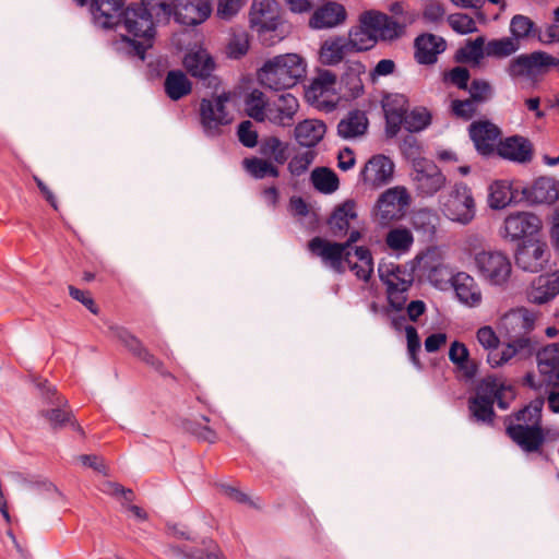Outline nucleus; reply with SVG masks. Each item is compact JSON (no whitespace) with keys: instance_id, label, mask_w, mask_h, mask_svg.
Masks as SVG:
<instances>
[{"instance_id":"nucleus-47","label":"nucleus","mask_w":559,"mask_h":559,"mask_svg":"<svg viewBox=\"0 0 559 559\" xmlns=\"http://www.w3.org/2000/svg\"><path fill=\"white\" fill-rule=\"evenodd\" d=\"M507 390L511 391V385L498 383L493 376H487L483 378L477 384L474 396H480L486 400H492V402H495V397H497L499 393H503Z\"/></svg>"},{"instance_id":"nucleus-21","label":"nucleus","mask_w":559,"mask_h":559,"mask_svg":"<svg viewBox=\"0 0 559 559\" xmlns=\"http://www.w3.org/2000/svg\"><path fill=\"white\" fill-rule=\"evenodd\" d=\"M52 406L49 409L40 411V416L44 417L52 430H60L70 426L74 431L84 435L83 428L80 426L71 409H64L63 406L68 405V400L63 396H57L56 401H50Z\"/></svg>"},{"instance_id":"nucleus-38","label":"nucleus","mask_w":559,"mask_h":559,"mask_svg":"<svg viewBox=\"0 0 559 559\" xmlns=\"http://www.w3.org/2000/svg\"><path fill=\"white\" fill-rule=\"evenodd\" d=\"M486 55L485 37L478 36L475 39H467L465 45L459 48L453 60L456 63H468L478 64Z\"/></svg>"},{"instance_id":"nucleus-40","label":"nucleus","mask_w":559,"mask_h":559,"mask_svg":"<svg viewBox=\"0 0 559 559\" xmlns=\"http://www.w3.org/2000/svg\"><path fill=\"white\" fill-rule=\"evenodd\" d=\"M512 183L508 180H496L489 186L488 204L493 210L504 209L512 203Z\"/></svg>"},{"instance_id":"nucleus-45","label":"nucleus","mask_w":559,"mask_h":559,"mask_svg":"<svg viewBox=\"0 0 559 559\" xmlns=\"http://www.w3.org/2000/svg\"><path fill=\"white\" fill-rule=\"evenodd\" d=\"M110 330L114 336L129 350V353L138 358L146 347L143 342L132 334L127 328L120 325H111Z\"/></svg>"},{"instance_id":"nucleus-60","label":"nucleus","mask_w":559,"mask_h":559,"mask_svg":"<svg viewBox=\"0 0 559 559\" xmlns=\"http://www.w3.org/2000/svg\"><path fill=\"white\" fill-rule=\"evenodd\" d=\"M509 344L512 346L515 354L522 358H528L533 354H537V352L542 350L537 348L538 343L527 336L515 337Z\"/></svg>"},{"instance_id":"nucleus-19","label":"nucleus","mask_w":559,"mask_h":559,"mask_svg":"<svg viewBox=\"0 0 559 559\" xmlns=\"http://www.w3.org/2000/svg\"><path fill=\"white\" fill-rule=\"evenodd\" d=\"M361 238V233L353 229L345 242H331L319 236L313 237L308 242V249L322 260H332L337 265L340 264L341 253L345 249H349L355 242Z\"/></svg>"},{"instance_id":"nucleus-15","label":"nucleus","mask_w":559,"mask_h":559,"mask_svg":"<svg viewBox=\"0 0 559 559\" xmlns=\"http://www.w3.org/2000/svg\"><path fill=\"white\" fill-rule=\"evenodd\" d=\"M359 21L378 35V40H394L402 36L405 29V25L376 10L365 11L360 14Z\"/></svg>"},{"instance_id":"nucleus-27","label":"nucleus","mask_w":559,"mask_h":559,"mask_svg":"<svg viewBox=\"0 0 559 559\" xmlns=\"http://www.w3.org/2000/svg\"><path fill=\"white\" fill-rule=\"evenodd\" d=\"M182 64L188 73L193 78L202 81L210 80V82L212 80H217L216 76L212 75V72L216 67L214 58L204 49L186 53Z\"/></svg>"},{"instance_id":"nucleus-2","label":"nucleus","mask_w":559,"mask_h":559,"mask_svg":"<svg viewBox=\"0 0 559 559\" xmlns=\"http://www.w3.org/2000/svg\"><path fill=\"white\" fill-rule=\"evenodd\" d=\"M544 396H537L519 411L504 419L507 436L525 453H538L545 460L548 455L543 451L546 442L543 427Z\"/></svg>"},{"instance_id":"nucleus-7","label":"nucleus","mask_w":559,"mask_h":559,"mask_svg":"<svg viewBox=\"0 0 559 559\" xmlns=\"http://www.w3.org/2000/svg\"><path fill=\"white\" fill-rule=\"evenodd\" d=\"M442 211L449 219L468 224L476 211L471 188L464 182H456L443 203Z\"/></svg>"},{"instance_id":"nucleus-14","label":"nucleus","mask_w":559,"mask_h":559,"mask_svg":"<svg viewBox=\"0 0 559 559\" xmlns=\"http://www.w3.org/2000/svg\"><path fill=\"white\" fill-rule=\"evenodd\" d=\"M468 134L478 154L489 157L497 151L496 141L501 130L489 120H478L469 124Z\"/></svg>"},{"instance_id":"nucleus-25","label":"nucleus","mask_w":559,"mask_h":559,"mask_svg":"<svg viewBox=\"0 0 559 559\" xmlns=\"http://www.w3.org/2000/svg\"><path fill=\"white\" fill-rule=\"evenodd\" d=\"M365 72L366 66L361 61L347 60L345 62V70L340 80V90L344 91V97L356 99L364 94L365 87L360 75Z\"/></svg>"},{"instance_id":"nucleus-4","label":"nucleus","mask_w":559,"mask_h":559,"mask_svg":"<svg viewBox=\"0 0 559 559\" xmlns=\"http://www.w3.org/2000/svg\"><path fill=\"white\" fill-rule=\"evenodd\" d=\"M378 275L386 287L388 305L381 308L382 314L389 316L391 310L403 311L414 284V271L401 264L379 263Z\"/></svg>"},{"instance_id":"nucleus-22","label":"nucleus","mask_w":559,"mask_h":559,"mask_svg":"<svg viewBox=\"0 0 559 559\" xmlns=\"http://www.w3.org/2000/svg\"><path fill=\"white\" fill-rule=\"evenodd\" d=\"M394 163L385 155L372 156L360 170V179L367 183L382 186L389 183L393 178Z\"/></svg>"},{"instance_id":"nucleus-51","label":"nucleus","mask_w":559,"mask_h":559,"mask_svg":"<svg viewBox=\"0 0 559 559\" xmlns=\"http://www.w3.org/2000/svg\"><path fill=\"white\" fill-rule=\"evenodd\" d=\"M430 119L431 116L428 111H421L418 109L408 111V106L406 105L405 120L403 127L409 133L419 132L429 126Z\"/></svg>"},{"instance_id":"nucleus-36","label":"nucleus","mask_w":559,"mask_h":559,"mask_svg":"<svg viewBox=\"0 0 559 559\" xmlns=\"http://www.w3.org/2000/svg\"><path fill=\"white\" fill-rule=\"evenodd\" d=\"M449 359L461 371H463L466 379H473L477 371L478 365L469 360V352L465 344L454 341L449 349Z\"/></svg>"},{"instance_id":"nucleus-49","label":"nucleus","mask_w":559,"mask_h":559,"mask_svg":"<svg viewBox=\"0 0 559 559\" xmlns=\"http://www.w3.org/2000/svg\"><path fill=\"white\" fill-rule=\"evenodd\" d=\"M249 47V36L246 32L234 33L226 46V56L239 60L247 55Z\"/></svg>"},{"instance_id":"nucleus-55","label":"nucleus","mask_w":559,"mask_h":559,"mask_svg":"<svg viewBox=\"0 0 559 559\" xmlns=\"http://www.w3.org/2000/svg\"><path fill=\"white\" fill-rule=\"evenodd\" d=\"M469 97L477 105L488 102L493 94L492 86L484 79H474L467 88Z\"/></svg>"},{"instance_id":"nucleus-12","label":"nucleus","mask_w":559,"mask_h":559,"mask_svg":"<svg viewBox=\"0 0 559 559\" xmlns=\"http://www.w3.org/2000/svg\"><path fill=\"white\" fill-rule=\"evenodd\" d=\"M549 258L548 246L539 237L531 241L519 242L514 253L516 266L531 273L540 272Z\"/></svg>"},{"instance_id":"nucleus-57","label":"nucleus","mask_w":559,"mask_h":559,"mask_svg":"<svg viewBox=\"0 0 559 559\" xmlns=\"http://www.w3.org/2000/svg\"><path fill=\"white\" fill-rule=\"evenodd\" d=\"M405 334L407 341V350L412 362L417 367H421V362L418 358V353L420 350V338L417 332V329L414 325L405 326Z\"/></svg>"},{"instance_id":"nucleus-41","label":"nucleus","mask_w":559,"mask_h":559,"mask_svg":"<svg viewBox=\"0 0 559 559\" xmlns=\"http://www.w3.org/2000/svg\"><path fill=\"white\" fill-rule=\"evenodd\" d=\"M311 182L321 193L331 194L338 189L337 175L328 167H318L311 173Z\"/></svg>"},{"instance_id":"nucleus-17","label":"nucleus","mask_w":559,"mask_h":559,"mask_svg":"<svg viewBox=\"0 0 559 559\" xmlns=\"http://www.w3.org/2000/svg\"><path fill=\"white\" fill-rule=\"evenodd\" d=\"M408 203L409 195L405 188L394 187L384 191L380 194L376 204L380 223L385 225L397 219L400 211Z\"/></svg>"},{"instance_id":"nucleus-5","label":"nucleus","mask_w":559,"mask_h":559,"mask_svg":"<svg viewBox=\"0 0 559 559\" xmlns=\"http://www.w3.org/2000/svg\"><path fill=\"white\" fill-rule=\"evenodd\" d=\"M230 100L229 93H222L213 98H202L200 102V122L206 136L221 135V127L231 123L226 104Z\"/></svg>"},{"instance_id":"nucleus-50","label":"nucleus","mask_w":559,"mask_h":559,"mask_svg":"<svg viewBox=\"0 0 559 559\" xmlns=\"http://www.w3.org/2000/svg\"><path fill=\"white\" fill-rule=\"evenodd\" d=\"M385 241L392 250L407 251L414 242V237L406 228H395L388 233Z\"/></svg>"},{"instance_id":"nucleus-56","label":"nucleus","mask_w":559,"mask_h":559,"mask_svg":"<svg viewBox=\"0 0 559 559\" xmlns=\"http://www.w3.org/2000/svg\"><path fill=\"white\" fill-rule=\"evenodd\" d=\"M448 22L452 29L460 35H467L477 32L475 21L466 13H455L448 17Z\"/></svg>"},{"instance_id":"nucleus-1","label":"nucleus","mask_w":559,"mask_h":559,"mask_svg":"<svg viewBox=\"0 0 559 559\" xmlns=\"http://www.w3.org/2000/svg\"><path fill=\"white\" fill-rule=\"evenodd\" d=\"M175 0H139L130 3L124 11V28L129 35H120L112 46L116 51L129 57L146 59V52L153 48L156 25L169 24L175 20Z\"/></svg>"},{"instance_id":"nucleus-63","label":"nucleus","mask_w":559,"mask_h":559,"mask_svg":"<svg viewBox=\"0 0 559 559\" xmlns=\"http://www.w3.org/2000/svg\"><path fill=\"white\" fill-rule=\"evenodd\" d=\"M478 343L488 350L498 348L500 340L490 325L481 326L476 332Z\"/></svg>"},{"instance_id":"nucleus-13","label":"nucleus","mask_w":559,"mask_h":559,"mask_svg":"<svg viewBox=\"0 0 559 559\" xmlns=\"http://www.w3.org/2000/svg\"><path fill=\"white\" fill-rule=\"evenodd\" d=\"M90 11L94 24L104 29L124 26V0H92Z\"/></svg>"},{"instance_id":"nucleus-58","label":"nucleus","mask_w":559,"mask_h":559,"mask_svg":"<svg viewBox=\"0 0 559 559\" xmlns=\"http://www.w3.org/2000/svg\"><path fill=\"white\" fill-rule=\"evenodd\" d=\"M237 135L239 142L248 148L255 147L258 145V132L253 129V124L250 120L241 121L237 127Z\"/></svg>"},{"instance_id":"nucleus-11","label":"nucleus","mask_w":559,"mask_h":559,"mask_svg":"<svg viewBox=\"0 0 559 559\" xmlns=\"http://www.w3.org/2000/svg\"><path fill=\"white\" fill-rule=\"evenodd\" d=\"M558 64L559 59L545 51L538 50L531 53H523L512 59L507 72L512 78H533L538 73L547 71L548 68L557 67Z\"/></svg>"},{"instance_id":"nucleus-29","label":"nucleus","mask_w":559,"mask_h":559,"mask_svg":"<svg viewBox=\"0 0 559 559\" xmlns=\"http://www.w3.org/2000/svg\"><path fill=\"white\" fill-rule=\"evenodd\" d=\"M325 131L326 126L322 120L305 119L296 124L294 136L300 146L312 148L321 142Z\"/></svg>"},{"instance_id":"nucleus-6","label":"nucleus","mask_w":559,"mask_h":559,"mask_svg":"<svg viewBox=\"0 0 559 559\" xmlns=\"http://www.w3.org/2000/svg\"><path fill=\"white\" fill-rule=\"evenodd\" d=\"M537 367L544 381L537 382L534 373L527 372L523 378L524 385L534 391H542L544 386L559 388V343L549 344L537 352Z\"/></svg>"},{"instance_id":"nucleus-46","label":"nucleus","mask_w":559,"mask_h":559,"mask_svg":"<svg viewBox=\"0 0 559 559\" xmlns=\"http://www.w3.org/2000/svg\"><path fill=\"white\" fill-rule=\"evenodd\" d=\"M344 59V51L337 36L324 40L320 47V61L324 66H335Z\"/></svg>"},{"instance_id":"nucleus-23","label":"nucleus","mask_w":559,"mask_h":559,"mask_svg":"<svg viewBox=\"0 0 559 559\" xmlns=\"http://www.w3.org/2000/svg\"><path fill=\"white\" fill-rule=\"evenodd\" d=\"M415 60L419 64L430 66L438 61V55L447 49V41L443 37L425 33L416 37L414 41Z\"/></svg>"},{"instance_id":"nucleus-64","label":"nucleus","mask_w":559,"mask_h":559,"mask_svg":"<svg viewBox=\"0 0 559 559\" xmlns=\"http://www.w3.org/2000/svg\"><path fill=\"white\" fill-rule=\"evenodd\" d=\"M269 160L259 157H249L242 160L245 169L254 178L263 179L266 177Z\"/></svg>"},{"instance_id":"nucleus-53","label":"nucleus","mask_w":559,"mask_h":559,"mask_svg":"<svg viewBox=\"0 0 559 559\" xmlns=\"http://www.w3.org/2000/svg\"><path fill=\"white\" fill-rule=\"evenodd\" d=\"M469 80V70L462 66L454 67L442 74V81L445 84H451L461 91H467Z\"/></svg>"},{"instance_id":"nucleus-44","label":"nucleus","mask_w":559,"mask_h":559,"mask_svg":"<svg viewBox=\"0 0 559 559\" xmlns=\"http://www.w3.org/2000/svg\"><path fill=\"white\" fill-rule=\"evenodd\" d=\"M348 35L357 45V52L370 50L378 43V35L359 21V25L350 27Z\"/></svg>"},{"instance_id":"nucleus-16","label":"nucleus","mask_w":559,"mask_h":559,"mask_svg":"<svg viewBox=\"0 0 559 559\" xmlns=\"http://www.w3.org/2000/svg\"><path fill=\"white\" fill-rule=\"evenodd\" d=\"M175 22L185 26H197L205 22L212 7L209 0H175Z\"/></svg>"},{"instance_id":"nucleus-10","label":"nucleus","mask_w":559,"mask_h":559,"mask_svg":"<svg viewBox=\"0 0 559 559\" xmlns=\"http://www.w3.org/2000/svg\"><path fill=\"white\" fill-rule=\"evenodd\" d=\"M479 274L492 285H502L511 274L509 258L498 251H481L475 255Z\"/></svg>"},{"instance_id":"nucleus-34","label":"nucleus","mask_w":559,"mask_h":559,"mask_svg":"<svg viewBox=\"0 0 559 559\" xmlns=\"http://www.w3.org/2000/svg\"><path fill=\"white\" fill-rule=\"evenodd\" d=\"M369 121L365 111L350 110L337 124V134L343 139H353L367 132Z\"/></svg>"},{"instance_id":"nucleus-9","label":"nucleus","mask_w":559,"mask_h":559,"mask_svg":"<svg viewBox=\"0 0 559 559\" xmlns=\"http://www.w3.org/2000/svg\"><path fill=\"white\" fill-rule=\"evenodd\" d=\"M542 219L530 212H515L504 219V238L511 241H531L539 237Z\"/></svg>"},{"instance_id":"nucleus-26","label":"nucleus","mask_w":559,"mask_h":559,"mask_svg":"<svg viewBox=\"0 0 559 559\" xmlns=\"http://www.w3.org/2000/svg\"><path fill=\"white\" fill-rule=\"evenodd\" d=\"M346 17L347 12L344 5L330 1L313 12L309 20V26L313 29L333 28L342 24Z\"/></svg>"},{"instance_id":"nucleus-8","label":"nucleus","mask_w":559,"mask_h":559,"mask_svg":"<svg viewBox=\"0 0 559 559\" xmlns=\"http://www.w3.org/2000/svg\"><path fill=\"white\" fill-rule=\"evenodd\" d=\"M413 170V182L419 197H433L445 186V176L431 159L421 158L417 160Z\"/></svg>"},{"instance_id":"nucleus-24","label":"nucleus","mask_w":559,"mask_h":559,"mask_svg":"<svg viewBox=\"0 0 559 559\" xmlns=\"http://www.w3.org/2000/svg\"><path fill=\"white\" fill-rule=\"evenodd\" d=\"M559 294V273L539 275L535 278L526 292V298L531 304L544 305L552 300Z\"/></svg>"},{"instance_id":"nucleus-37","label":"nucleus","mask_w":559,"mask_h":559,"mask_svg":"<svg viewBox=\"0 0 559 559\" xmlns=\"http://www.w3.org/2000/svg\"><path fill=\"white\" fill-rule=\"evenodd\" d=\"M411 222L417 233H421L423 236L432 239L439 224V215L431 209H419L413 212Z\"/></svg>"},{"instance_id":"nucleus-32","label":"nucleus","mask_w":559,"mask_h":559,"mask_svg":"<svg viewBox=\"0 0 559 559\" xmlns=\"http://www.w3.org/2000/svg\"><path fill=\"white\" fill-rule=\"evenodd\" d=\"M355 207V201L348 199L334 209V211L332 212L331 216L328 219V224L334 237H342L348 233L349 219L357 218Z\"/></svg>"},{"instance_id":"nucleus-31","label":"nucleus","mask_w":559,"mask_h":559,"mask_svg":"<svg viewBox=\"0 0 559 559\" xmlns=\"http://www.w3.org/2000/svg\"><path fill=\"white\" fill-rule=\"evenodd\" d=\"M451 285L460 301L476 306L481 300V294L477 288L474 278L465 272H459L451 277Z\"/></svg>"},{"instance_id":"nucleus-30","label":"nucleus","mask_w":559,"mask_h":559,"mask_svg":"<svg viewBox=\"0 0 559 559\" xmlns=\"http://www.w3.org/2000/svg\"><path fill=\"white\" fill-rule=\"evenodd\" d=\"M530 204L554 203L559 197L556 181L548 177L537 178L528 190H522Z\"/></svg>"},{"instance_id":"nucleus-43","label":"nucleus","mask_w":559,"mask_h":559,"mask_svg":"<svg viewBox=\"0 0 559 559\" xmlns=\"http://www.w3.org/2000/svg\"><path fill=\"white\" fill-rule=\"evenodd\" d=\"M355 255L361 264L354 263L350 270L355 272L357 278L368 282L373 273V259L371 251L366 246H357L354 250Z\"/></svg>"},{"instance_id":"nucleus-28","label":"nucleus","mask_w":559,"mask_h":559,"mask_svg":"<svg viewBox=\"0 0 559 559\" xmlns=\"http://www.w3.org/2000/svg\"><path fill=\"white\" fill-rule=\"evenodd\" d=\"M407 99L403 95H394L382 105L385 117V134L389 139L396 136L404 124Z\"/></svg>"},{"instance_id":"nucleus-48","label":"nucleus","mask_w":559,"mask_h":559,"mask_svg":"<svg viewBox=\"0 0 559 559\" xmlns=\"http://www.w3.org/2000/svg\"><path fill=\"white\" fill-rule=\"evenodd\" d=\"M519 49V44L511 37L491 39L486 45V56L488 57H508Z\"/></svg>"},{"instance_id":"nucleus-18","label":"nucleus","mask_w":559,"mask_h":559,"mask_svg":"<svg viewBox=\"0 0 559 559\" xmlns=\"http://www.w3.org/2000/svg\"><path fill=\"white\" fill-rule=\"evenodd\" d=\"M250 23L260 34L276 31L281 24L277 2L275 0H253Z\"/></svg>"},{"instance_id":"nucleus-3","label":"nucleus","mask_w":559,"mask_h":559,"mask_svg":"<svg viewBox=\"0 0 559 559\" xmlns=\"http://www.w3.org/2000/svg\"><path fill=\"white\" fill-rule=\"evenodd\" d=\"M305 74L304 59L297 53H286L265 61L259 71V80L273 91H282L294 87Z\"/></svg>"},{"instance_id":"nucleus-54","label":"nucleus","mask_w":559,"mask_h":559,"mask_svg":"<svg viewBox=\"0 0 559 559\" xmlns=\"http://www.w3.org/2000/svg\"><path fill=\"white\" fill-rule=\"evenodd\" d=\"M535 29V23L525 15L516 14L511 19L510 33L514 40L528 37Z\"/></svg>"},{"instance_id":"nucleus-20","label":"nucleus","mask_w":559,"mask_h":559,"mask_svg":"<svg viewBox=\"0 0 559 559\" xmlns=\"http://www.w3.org/2000/svg\"><path fill=\"white\" fill-rule=\"evenodd\" d=\"M496 153L502 159L526 164L533 158V144L522 135L515 134L501 140L497 145Z\"/></svg>"},{"instance_id":"nucleus-42","label":"nucleus","mask_w":559,"mask_h":559,"mask_svg":"<svg viewBox=\"0 0 559 559\" xmlns=\"http://www.w3.org/2000/svg\"><path fill=\"white\" fill-rule=\"evenodd\" d=\"M247 115L258 122L265 121L267 108L265 95L258 88L252 90L245 98Z\"/></svg>"},{"instance_id":"nucleus-59","label":"nucleus","mask_w":559,"mask_h":559,"mask_svg":"<svg viewBox=\"0 0 559 559\" xmlns=\"http://www.w3.org/2000/svg\"><path fill=\"white\" fill-rule=\"evenodd\" d=\"M401 152L406 159L412 160L413 166L417 160L423 158L420 157L421 145L413 134H407L403 139L401 143Z\"/></svg>"},{"instance_id":"nucleus-35","label":"nucleus","mask_w":559,"mask_h":559,"mask_svg":"<svg viewBox=\"0 0 559 559\" xmlns=\"http://www.w3.org/2000/svg\"><path fill=\"white\" fill-rule=\"evenodd\" d=\"M167 97L174 102L180 100L192 92V82L181 70H170L164 81Z\"/></svg>"},{"instance_id":"nucleus-33","label":"nucleus","mask_w":559,"mask_h":559,"mask_svg":"<svg viewBox=\"0 0 559 559\" xmlns=\"http://www.w3.org/2000/svg\"><path fill=\"white\" fill-rule=\"evenodd\" d=\"M299 108L298 99L290 93L282 94L274 107L267 108V118L277 126H288L285 120H293Z\"/></svg>"},{"instance_id":"nucleus-52","label":"nucleus","mask_w":559,"mask_h":559,"mask_svg":"<svg viewBox=\"0 0 559 559\" xmlns=\"http://www.w3.org/2000/svg\"><path fill=\"white\" fill-rule=\"evenodd\" d=\"M169 551L179 559H221L218 551L204 550L202 548L170 545Z\"/></svg>"},{"instance_id":"nucleus-61","label":"nucleus","mask_w":559,"mask_h":559,"mask_svg":"<svg viewBox=\"0 0 559 559\" xmlns=\"http://www.w3.org/2000/svg\"><path fill=\"white\" fill-rule=\"evenodd\" d=\"M452 112L464 120H469L477 111V104L471 97L451 102Z\"/></svg>"},{"instance_id":"nucleus-39","label":"nucleus","mask_w":559,"mask_h":559,"mask_svg":"<svg viewBox=\"0 0 559 559\" xmlns=\"http://www.w3.org/2000/svg\"><path fill=\"white\" fill-rule=\"evenodd\" d=\"M467 404L472 420L485 425L493 424L496 412L493 408L495 402H492V400H486L480 396H471Z\"/></svg>"},{"instance_id":"nucleus-62","label":"nucleus","mask_w":559,"mask_h":559,"mask_svg":"<svg viewBox=\"0 0 559 559\" xmlns=\"http://www.w3.org/2000/svg\"><path fill=\"white\" fill-rule=\"evenodd\" d=\"M313 159L314 153L312 151L295 155L288 163V170L293 176H300L307 171Z\"/></svg>"}]
</instances>
